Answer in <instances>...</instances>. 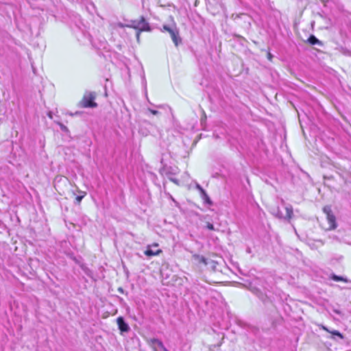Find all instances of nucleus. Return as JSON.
<instances>
[{
  "instance_id": "nucleus-12",
  "label": "nucleus",
  "mask_w": 351,
  "mask_h": 351,
  "mask_svg": "<svg viewBox=\"0 0 351 351\" xmlns=\"http://www.w3.org/2000/svg\"><path fill=\"white\" fill-rule=\"evenodd\" d=\"M199 193H200L201 197L202 198V199L204 201L205 203L208 204H212V202H211L209 196L208 195V194L206 193V192L204 189L202 190Z\"/></svg>"
},
{
  "instance_id": "nucleus-25",
  "label": "nucleus",
  "mask_w": 351,
  "mask_h": 351,
  "mask_svg": "<svg viewBox=\"0 0 351 351\" xmlns=\"http://www.w3.org/2000/svg\"><path fill=\"white\" fill-rule=\"evenodd\" d=\"M153 246L158 247V245L157 243H155V244L153 245Z\"/></svg>"
},
{
  "instance_id": "nucleus-14",
  "label": "nucleus",
  "mask_w": 351,
  "mask_h": 351,
  "mask_svg": "<svg viewBox=\"0 0 351 351\" xmlns=\"http://www.w3.org/2000/svg\"><path fill=\"white\" fill-rule=\"evenodd\" d=\"M330 278H331V279H332L334 281H336V282H339V281L347 282L348 281L347 279L344 278L343 276H337L335 274H332Z\"/></svg>"
},
{
  "instance_id": "nucleus-8",
  "label": "nucleus",
  "mask_w": 351,
  "mask_h": 351,
  "mask_svg": "<svg viewBox=\"0 0 351 351\" xmlns=\"http://www.w3.org/2000/svg\"><path fill=\"white\" fill-rule=\"evenodd\" d=\"M148 343L154 350H156L157 347H158L161 350L165 349V346H164L163 343L158 339H156V338L150 339L148 341Z\"/></svg>"
},
{
  "instance_id": "nucleus-5",
  "label": "nucleus",
  "mask_w": 351,
  "mask_h": 351,
  "mask_svg": "<svg viewBox=\"0 0 351 351\" xmlns=\"http://www.w3.org/2000/svg\"><path fill=\"white\" fill-rule=\"evenodd\" d=\"M117 324L121 335L124 332H128L130 330L129 324L125 322L123 317L119 316L117 317Z\"/></svg>"
},
{
  "instance_id": "nucleus-28",
  "label": "nucleus",
  "mask_w": 351,
  "mask_h": 351,
  "mask_svg": "<svg viewBox=\"0 0 351 351\" xmlns=\"http://www.w3.org/2000/svg\"><path fill=\"white\" fill-rule=\"evenodd\" d=\"M346 351H351V350H346Z\"/></svg>"
},
{
  "instance_id": "nucleus-18",
  "label": "nucleus",
  "mask_w": 351,
  "mask_h": 351,
  "mask_svg": "<svg viewBox=\"0 0 351 351\" xmlns=\"http://www.w3.org/2000/svg\"><path fill=\"white\" fill-rule=\"evenodd\" d=\"M149 111L154 115H157L158 114H159V112L156 110L149 109Z\"/></svg>"
},
{
  "instance_id": "nucleus-19",
  "label": "nucleus",
  "mask_w": 351,
  "mask_h": 351,
  "mask_svg": "<svg viewBox=\"0 0 351 351\" xmlns=\"http://www.w3.org/2000/svg\"><path fill=\"white\" fill-rule=\"evenodd\" d=\"M196 189L199 191L201 192L202 190H204V189L201 186L200 184H199L198 183L196 184Z\"/></svg>"
},
{
  "instance_id": "nucleus-27",
  "label": "nucleus",
  "mask_w": 351,
  "mask_h": 351,
  "mask_svg": "<svg viewBox=\"0 0 351 351\" xmlns=\"http://www.w3.org/2000/svg\"><path fill=\"white\" fill-rule=\"evenodd\" d=\"M80 114V112H76L75 113V114Z\"/></svg>"
},
{
  "instance_id": "nucleus-24",
  "label": "nucleus",
  "mask_w": 351,
  "mask_h": 351,
  "mask_svg": "<svg viewBox=\"0 0 351 351\" xmlns=\"http://www.w3.org/2000/svg\"><path fill=\"white\" fill-rule=\"evenodd\" d=\"M163 351H169L165 347V349H162Z\"/></svg>"
},
{
  "instance_id": "nucleus-9",
  "label": "nucleus",
  "mask_w": 351,
  "mask_h": 351,
  "mask_svg": "<svg viewBox=\"0 0 351 351\" xmlns=\"http://www.w3.org/2000/svg\"><path fill=\"white\" fill-rule=\"evenodd\" d=\"M308 42L309 44H311L312 45H318L319 47L324 46V43H322V41L319 40L314 35H311L308 37Z\"/></svg>"
},
{
  "instance_id": "nucleus-22",
  "label": "nucleus",
  "mask_w": 351,
  "mask_h": 351,
  "mask_svg": "<svg viewBox=\"0 0 351 351\" xmlns=\"http://www.w3.org/2000/svg\"><path fill=\"white\" fill-rule=\"evenodd\" d=\"M272 57L273 56L270 53H268L267 58L269 60H271Z\"/></svg>"
},
{
  "instance_id": "nucleus-7",
  "label": "nucleus",
  "mask_w": 351,
  "mask_h": 351,
  "mask_svg": "<svg viewBox=\"0 0 351 351\" xmlns=\"http://www.w3.org/2000/svg\"><path fill=\"white\" fill-rule=\"evenodd\" d=\"M322 328L326 332L330 333L332 336L330 337V339L337 341L338 339H343V335L341 334L339 331L336 330H329L326 326H322Z\"/></svg>"
},
{
  "instance_id": "nucleus-11",
  "label": "nucleus",
  "mask_w": 351,
  "mask_h": 351,
  "mask_svg": "<svg viewBox=\"0 0 351 351\" xmlns=\"http://www.w3.org/2000/svg\"><path fill=\"white\" fill-rule=\"evenodd\" d=\"M161 252H162L161 250H157L156 251H154L151 249L149 245H148L147 247V250L145 251L144 254L147 256H153L158 255Z\"/></svg>"
},
{
  "instance_id": "nucleus-26",
  "label": "nucleus",
  "mask_w": 351,
  "mask_h": 351,
  "mask_svg": "<svg viewBox=\"0 0 351 351\" xmlns=\"http://www.w3.org/2000/svg\"><path fill=\"white\" fill-rule=\"evenodd\" d=\"M261 300H262L264 302H265V298H263H263H261Z\"/></svg>"
},
{
  "instance_id": "nucleus-6",
  "label": "nucleus",
  "mask_w": 351,
  "mask_h": 351,
  "mask_svg": "<svg viewBox=\"0 0 351 351\" xmlns=\"http://www.w3.org/2000/svg\"><path fill=\"white\" fill-rule=\"evenodd\" d=\"M139 32L136 34V38L138 40L140 36V32H149L151 30L149 24L146 21L143 16H141L139 19Z\"/></svg>"
},
{
  "instance_id": "nucleus-15",
  "label": "nucleus",
  "mask_w": 351,
  "mask_h": 351,
  "mask_svg": "<svg viewBox=\"0 0 351 351\" xmlns=\"http://www.w3.org/2000/svg\"><path fill=\"white\" fill-rule=\"evenodd\" d=\"M80 195H77L75 197V203L77 204H79L81 202L82 199L84 198V197L86 195V193L84 191H80Z\"/></svg>"
},
{
  "instance_id": "nucleus-16",
  "label": "nucleus",
  "mask_w": 351,
  "mask_h": 351,
  "mask_svg": "<svg viewBox=\"0 0 351 351\" xmlns=\"http://www.w3.org/2000/svg\"><path fill=\"white\" fill-rule=\"evenodd\" d=\"M59 125H60V130L62 131V132H66L69 131V129L66 126H65L64 124L61 123H58Z\"/></svg>"
},
{
  "instance_id": "nucleus-10",
  "label": "nucleus",
  "mask_w": 351,
  "mask_h": 351,
  "mask_svg": "<svg viewBox=\"0 0 351 351\" xmlns=\"http://www.w3.org/2000/svg\"><path fill=\"white\" fill-rule=\"evenodd\" d=\"M85 7L86 10L90 14L93 15L97 13L96 6L94 3L91 1L87 2Z\"/></svg>"
},
{
  "instance_id": "nucleus-20",
  "label": "nucleus",
  "mask_w": 351,
  "mask_h": 351,
  "mask_svg": "<svg viewBox=\"0 0 351 351\" xmlns=\"http://www.w3.org/2000/svg\"><path fill=\"white\" fill-rule=\"evenodd\" d=\"M170 180L176 184H179L178 180L176 178H170Z\"/></svg>"
},
{
  "instance_id": "nucleus-3",
  "label": "nucleus",
  "mask_w": 351,
  "mask_h": 351,
  "mask_svg": "<svg viewBox=\"0 0 351 351\" xmlns=\"http://www.w3.org/2000/svg\"><path fill=\"white\" fill-rule=\"evenodd\" d=\"M162 28L170 34L176 46H178L179 43H181V38L179 36V30L175 25H164Z\"/></svg>"
},
{
  "instance_id": "nucleus-1",
  "label": "nucleus",
  "mask_w": 351,
  "mask_h": 351,
  "mask_svg": "<svg viewBox=\"0 0 351 351\" xmlns=\"http://www.w3.org/2000/svg\"><path fill=\"white\" fill-rule=\"evenodd\" d=\"M96 93L92 91H86L79 106L82 108H96L97 104L95 101Z\"/></svg>"
},
{
  "instance_id": "nucleus-21",
  "label": "nucleus",
  "mask_w": 351,
  "mask_h": 351,
  "mask_svg": "<svg viewBox=\"0 0 351 351\" xmlns=\"http://www.w3.org/2000/svg\"><path fill=\"white\" fill-rule=\"evenodd\" d=\"M246 252H247V254H251V253H252V249H251L250 247H247L246 248Z\"/></svg>"
},
{
  "instance_id": "nucleus-2",
  "label": "nucleus",
  "mask_w": 351,
  "mask_h": 351,
  "mask_svg": "<svg viewBox=\"0 0 351 351\" xmlns=\"http://www.w3.org/2000/svg\"><path fill=\"white\" fill-rule=\"evenodd\" d=\"M283 209L285 213H283L280 207L274 208L272 213L279 219H289L293 215V208L291 205H287L282 202Z\"/></svg>"
},
{
  "instance_id": "nucleus-4",
  "label": "nucleus",
  "mask_w": 351,
  "mask_h": 351,
  "mask_svg": "<svg viewBox=\"0 0 351 351\" xmlns=\"http://www.w3.org/2000/svg\"><path fill=\"white\" fill-rule=\"evenodd\" d=\"M323 212L326 215L327 221L329 224L328 229L333 230L337 227L336 224V218L335 216L332 214L330 206H326L323 208Z\"/></svg>"
},
{
  "instance_id": "nucleus-23",
  "label": "nucleus",
  "mask_w": 351,
  "mask_h": 351,
  "mask_svg": "<svg viewBox=\"0 0 351 351\" xmlns=\"http://www.w3.org/2000/svg\"><path fill=\"white\" fill-rule=\"evenodd\" d=\"M48 116H49V118L52 119L51 112H49L48 113Z\"/></svg>"
},
{
  "instance_id": "nucleus-17",
  "label": "nucleus",
  "mask_w": 351,
  "mask_h": 351,
  "mask_svg": "<svg viewBox=\"0 0 351 351\" xmlns=\"http://www.w3.org/2000/svg\"><path fill=\"white\" fill-rule=\"evenodd\" d=\"M206 228L210 230H215V228L213 223L210 222H207L206 223Z\"/></svg>"
},
{
  "instance_id": "nucleus-13",
  "label": "nucleus",
  "mask_w": 351,
  "mask_h": 351,
  "mask_svg": "<svg viewBox=\"0 0 351 351\" xmlns=\"http://www.w3.org/2000/svg\"><path fill=\"white\" fill-rule=\"evenodd\" d=\"M129 27H132L136 29H138L139 27V19L138 20H132L130 21V24L126 25Z\"/></svg>"
}]
</instances>
